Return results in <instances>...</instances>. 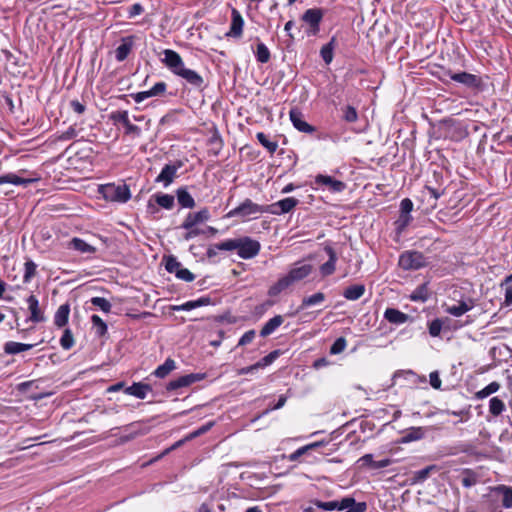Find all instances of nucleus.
<instances>
[{
	"label": "nucleus",
	"instance_id": "37998d69",
	"mask_svg": "<svg viewBox=\"0 0 512 512\" xmlns=\"http://www.w3.org/2000/svg\"><path fill=\"white\" fill-rule=\"evenodd\" d=\"M91 322L93 324V327L95 328L97 336L102 337L107 333V324L102 320L101 317L94 314L91 316Z\"/></svg>",
	"mask_w": 512,
	"mask_h": 512
},
{
	"label": "nucleus",
	"instance_id": "0eeeda50",
	"mask_svg": "<svg viewBox=\"0 0 512 512\" xmlns=\"http://www.w3.org/2000/svg\"><path fill=\"white\" fill-rule=\"evenodd\" d=\"M183 166L182 161L177 160L173 163L166 164L160 174L156 177V183H162L164 187H168L177 175L178 170Z\"/></svg>",
	"mask_w": 512,
	"mask_h": 512
},
{
	"label": "nucleus",
	"instance_id": "052dcab7",
	"mask_svg": "<svg viewBox=\"0 0 512 512\" xmlns=\"http://www.w3.org/2000/svg\"><path fill=\"white\" fill-rule=\"evenodd\" d=\"M501 286L505 289V304L510 306L512 304V281L505 278Z\"/></svg>",
	"mask_w": 512,
	"mask_h": 512
},
{
	"label": "nucleus",
	"instance_id": "6e6d98bb",
	"mask_svg": "<svg viewBox=\"0 0 512 512\" xmlns=\"http://www.w3.org/2000/svg\"><path fill=\"white\" fill-rule=\"evenodd\" d=\"M443 327V321L440 318H436L429 323L428 329L429 334L432 337H438Z\"/></svg>",
	"mask_w": 512,
	"mask_h": 512
},
{
	"label": "nucleus",
	"instance_id": "f257e3e1",
	"mask_svg": "<svg viewBox=\"0 0 512 512\" xmlns=\"http://www.w3.org/2000/svg\"><path fill=\"white\" fill-rule=\"evenodd\" d=\"M162 63L176 76L184 79L187 84L195 89L202 90L205 87L204 78L195 70L186 68L180 54L171 49L163 51Z\"/></svg>",
	"mask_w": 512,
	"mask_h": 512
},
{
	"label": "nucleus",
	"instance_id": "20e7f679",
	"mask_svg": "<svg viewBox=\"0 0 512 512\" xmlns=\"http://www.w3.org/2000/svg\"><path fill=\"white\" fill-rule=\"evenodd\" d=\"M102 197L111 202L126 203L131 198L129 186L127 184L108 183L100 185L98 188Z\"/></svg>",
	"mask_w": 512,
	"mask_h": 512
},
{
	"label": "nucleus",
	"instance_id": "5701e85b",
	"mask_svg": "<svg viewBox=\"0 0 512 512\" xmlns=\"http://www.w3.org/2000/svg\"><path fill=\"white\" fill-rule=\"evenodd\" d=\"M384 318L392 324L400 325L406 323L409 320L410 316L408 314L401 312L398 309L387 308L384 312Z\"/></svg>",
	"mask_w": 512,
	"mask_h": 512
},
{
	"label": "nucleus",
	"instance_id": "7ed1b4c3",
	"mask_svg": "<svg viewBox=\"0 0 512 512\" xmlns=\"http://www.w3.org/2000/svg\"><path fill=\"white\" fill-rule=\"evenodd\" d=\"M223 247L226 251L237 250V254L242 259H252L258 255L261 245L257 240L250 237L227 239Z\"/></svg>",
	"mask_w": 512,
	"mask_h": 512
},
{
	"label": "nucleus",
	"instance_id": "f03ea898",
	"mask_svg": "<svg viewBox=\"0 0 512 512\" xmlns=\"http://www.w3.org/2000/svg\"><path fill=\"white\" fill-rule=\"evenodd\" d=\"M313 269L314 267L312 264L305 263L303 261L294 263L288 273L279 278L278 281L269 288V296H277L293 284L304 280L312 273Z\"/></svg>",
	"mask_w": 512,
	"mask_h": 512
},
{
	"label": "nucleus",
	"instance_id": "dca6fc26",
	"mask_svg": "<svg viewBox=\"0 0 512 512\" xmlns=\"http://www.w3.org/2000/svg\"><path fill=\"white\" fill-rule=\"evenodd\" d=\"M26 302L28 304V309L30 311V317L27 319V321H32L34 323L44 322L46 318L43 311L40 309L39 300L37 299V297L31 294L26 299Z\"/></svg>",
	"mask_w": 512,
	"mask_h": 512
},
{
	"label": "nucleus",
	"instance_id": "9d476101",
	"mask_svg": "<svg viewBox=\"0 0 512 512\" xmlns=\"http://www.w3.org/2000/svg\"><path fill=\"white\" fill-rule=\"evenodd\" d=\"M447 75L451 80L461 83L468 88L478 89L482 85L481 78L475 74H471L468 72L453 73L451 71H448Z\"/></svg>",
	"mask_w": 512,
	"mask_h": 512
},
{
	"label": "nucleus",
	"instance_id": "13d9d810",
	"mask_svg": "<svg viewBox=\"0 0 512 512\" xmlns=\"http://www.w3.org/2000/svg\"><path fill=\"white\" fill-rule=\"evenodd\" d=\"M214 425V422L213 421H210L204 425H202L201 427H199L197 430L191 432L190 434H188L186 436V439H194L202 434H205L206 432H208Z\"/></svg>",
	"mask_w": 512,
	"mask_h": 512
},
{
	"label": "nucleus",
	"instance_id": "603ef678",
	"mask_svg": "<svg viewBox=\"0 0 512 512\" xmlns=\"http://www.w3.org/2000/svg\"><path fill=\"white\" fill-rule=\"evenodd\" d=\"M343 119L348 123H354L358 119V113L355 109V107L351 105L345 106L343 109Z\"/></svg>",
	"mask_w": 512,
	"mask_h": 512
},
{
	"label": "nucleus",
	"instance_id": "e2e57ef3",
	"mask_svg": "<svg viewBox=\"0 0 512 512\" xmlns=\"http://www.w3.org/2000/svg\"><path fill=\"white\" fill-rule=\"evenodd\" d=\"M123 126L125 128L126 135H133L135 137H139L141 135L140 127L132 124L130 120H128Z\"/></svg>",
	"mask_w": 512,
	"mask_h": 512
},
{
	"label": "nucleus",
	"instance_id": "a19ab883",
	"mask_svg": "<svg viewBox=\"0 0 512 512\" xmlns=\"http://www.w3.org/2000/svg\"><path fill=\"white\" fill-rule=\"evenodd\" d=\"M255 57H256L257 61L262 64L267 63L270 60V57H271L270 51L264 43L259 42L257 44Z\"/></svg>",
	"mask_w": 512,
	"mask_h": 512
},
{
	"label": "nucleus",
	"instance_id": "6e6552de",
	"mask_svg": "<svg viewBox=\"0 0 512 512\" xmlns=\"http://www.w3.org/2000/svg\"><path fill=\"white\" fill-rule=\"evenodd\" d=\"M205 378L204 373H190L171 380L166 385L167 391L178 390L183 387H188L191 384L201 381Z\"/></svg>",
	"mask_w": 512,
	"mask_h": 512
},
{
	"label": "nucleus",
	"instance_id": "f3484780",
	"mask_svg": "<svg viewBox=\"0 0 512 512\" xmlns=\"http://www.w3.org/2000/svg\"><path fill=\"white\" fill-rule=\"evenodd\" d=\"M315 183L317 185L327 186L332 192H342L346 188L344 182L323 174H318L315 177Z\"/></svg>",
	"mask_w": 512,
	"mask_h": 512
},
{
	"label": "nucleus",
	"instance_id": "6ab92c4d",
	"mask_svg": "<svg viewBox=\"0 0 512 512\" xmlns=\"http://www.w3.org/2000/svg\"><path fill=\"white\" fill-rule=\"evenodd\" d=\"M475 307V300L472 298L462 299L457 305L448 306L446 312L454 317H460Z\"/></svg>",
	"mask_w": 512,
	"mask_h": 512
},
{
	"label": "nucleus",
	"instance_id": "2f4dec72",
	"mask_svg": "<svg viewBox=\"0 0 512 512\" xmlns=\"http://www.w3.org/2000/svg\"><path fill=\"white\" fill-rule=\"evenodd\" d=\"M365 293V286L363 284H356L351 285L347 287L344 292L343 296L350 301H355L361 298Z\"/></svg>",
	"mask_w": 512,
	"mask_h": 512
},
{
	"label": "nucleus",
	"instance_id": "4468645a",
	"mask_svg": "<svg viewBox=\"0 0 512 512\" xmlns=\"http://www.w3.org/2000/svg\"><path fill=\"white\" fill-rule=\"evenodd\" d=\"M244 20L241 13L236 9L231 10V25L227 37L240 38L243 34Z\"/></svg>",
	"mask_w": 512,
	"mask_h": 512
},
{
	"label": "nucleus",
	"instance_id": "393cba45",
	"mask_svg": "<svg viewBox=\"0 0 512 512\" xmlns=\"http://www.w3.org/2000/svg\"><path fill=\"white\" fill-rule=\"evenodd\" d=\"M35 344H25L20 342L8 341L4 344L3 350L8 355H15L32 349Z\"/></svg>",
	"mask_w": 512,
	"mask_h": 512
},
{
	"label": "nucleus",
	"instance_id": "412c9836",
	"mask_svg": "<svg viewBox=\"0 0 512 512\" xmlns=\"http://www.w3.org/2000/svg\"><path fill=\"white\" fill-rule=\"evenodd\" d=\"M152 391V387L149 384L142 382H134L131 386L126 387L124 392L128 395H132L138 399H145L147 393Z\"/></svg>",
	"mask_w": 512,
	"mask_h": 512
},
{
	"label": "nucleus",
	"instance_id": "bf43d9fd",
	"mask_svg": "<svg viewBox=\"0 0 512 512\" xmlns=\"http://www.w3.org/2000/svg\"><path fill=\"white\" fill-rule=\"evenodd\" d=\"M130 96L132 97V99L136 103H141V102H143L144 100H146L148 98L156 97L154 95V93H152V89L151 88L149 90H146V91H140V92H137V93H132Z\"/></svg>",
	"mask_w": 512,
	"mask_h": 512
},
{
	"label": "nucleus",
	"instance_id": "b1692460",
	"mask_svg": "<svg viewBox=\"0 0 512 512\" xmlns=\"http://www.w3.org/2000/svg\"><path fill=\"white\" fill-rule=\"evenodd\" d=\"M133 47V38L125 37L122 39L121 44L115 50V58L118 62L124 61Z\"/></svg>",
	"mask_w": 512,
	"mask_h": 512
},
{
	"label": "nucleus",
	"instance_id": "49530a36",
	"mask_svg": "<svg viewBox=\"0 0 512 512\" xmlns=\"http://www.w3.org/2000/svg\"><path fill=\"white\" fill-rule=\"evenodd\" d=\"M37 265L32 260H27L24 264L23 282L29 283L36 274Z\"/></svg>",
	"mask_w": 512,
	"mask_h": 512
},
{
	"label": "nucleus",
	"instance_id": "9b49d317",
	"mask_svg": "<svg viewBox=\"0 0 512 512\" xmlns=\"http://www.w3.org/2000/svg\"><path fill=\"white\" fill-rule=\"evenodd\" d=\"M299 203V200L294 197H287L284 199H281L275 203H272L270 205H266L267 213L274 214V215H281L285 213H289L292 209H294Z\"/></svg>",
	"mask_w": 512,
	"mask_h": 512
},
{
	"label": "nucleus",
	"instance_id": "8fccbe9b",
	"mask_svg": "<svg viewBox=\"0 0 512 512\" xmlns=\"http://www.w3.org/2000/svg\"><path fill=\"white\" fill-rule=\"evenodd\" d=\"M280 355L279 350H274L270 352L268 355L264 356L262 359H260L258 362H256L258 368H264L269 365H271Z\"/></svg>",
	"mask_w": 512,
	"mask_h": 512
},
{
	"label": "nucleus",
	"instance_id": "ea45409f",
	"mask_svg": "<svg viewBox=\"0 0 512 512\" xmlns=\"http://www.w3.org/2000/svg\"><path fill=\"white\" fill-rule=\"evenodd\" d=\"M505 410V403L498 397H492L489 401V412L494 417L499 416Z\"/></svg>",
	"mask_w": 512,
	"mask_h": 512
},
{
	"label": "nucleus",
	"instance_id": "cd10ccee",
	"mask_svg": "<svg viewBox=\"0 0 512 512\" xmlns=\"http://www.w3.org/2000/svg\"><path fill=\"white\" fill-rule=\"evenodd\" d=\"M176 196L179 205L182 208H194L195 207V201L194 198L191 196V194L187 191L186 188L181 187L176 190Z\"/></svg>",
	"mask_w": 512,
	"mask_h": 512
},
{
	"label": "nucleus",
	"instance_id": "58836bf2",
	"mask_svg": "<svg viewBox=\"0 0 512 512\" xmlns=\"http://www.w3.org/2000/svg\"><path fill=\"white\" fill-rule=\"evenodd\" d=\"M256 138L259 141V143L268 150L270 154L276 152L278 148V143L276 141H270L263 132H258L256 134Z\"/></svg>",
	"mask_w": 512,
	"mask_h": 512
},
{
	"label": "nucleus",
	"instance_id": "774afa93",
	"mask_svg": "<svg viewBox=\"0 0 512 512\" xmlns=\"http://www.w3.org/2000/svg\"><path fill=\"white\" fill-rule=\"evenodd\" d=\"M77 136V130L74 126H70L66 131L62 132L58 136V140L60 141H67L75 138Z\"/></svg>",
	"mask_w": 512,
	"mask_h": 512
},
{
	"label": "nucleus",
	"instance_id": "e433bc0d",
	"mask_svg": "<svg viewBox=\"0 0 512 512\" xmlns=\"http://www.w3.org/2000/svg\"><path fill=\"white\" fill-rule=\"evenodd\" d=\"M500 389V384L496 381H493L489 383L487 386H485L483 389L477 391L475 393V398L478 400H482L484 398H487L488 396L496 393Z\"/></svg>",
	"mask_w": 512,
	"mask_h": 512
},
{
	"label": "nucleus",
	"instance_id": "c9c22d12",
	"mask_svg": "<svg viewBox=\"0 0 512 512\" xmlns=\"http://www.w3.org/2000/svg\"><path fill=\"white\" fill-rule=\"evenodd\" d=\"M323 444H324L323 441H318V442L310 443L308 445L300 447L297 450H295L293 453H291L288 456V459H289V461H292V462L297 461L302 455H304L309 450H314V449L322 446Z\"/></svg>",
	"mask_w": 512,
	"mask_h": 512
},
{
	"label": "nucleus",
	"instance_id": "ddd939ff",
	"mask_svg": "<svg viewBox=\"0 0 512 512\" xmlns=\"http://www.w3.org/2000/svg\"><path fill=\"white\" fill-rule=\"evenodd\" d=\"M210 217L211 215L207 208H203L198 212H190L181 224V228H193L198 224L208 221Z\"/></svg>",
	"mask_w": 512,
	"mask_h": 512
},
{
	"label": "nucleus",
	"instance_id": "39448f33",
	"mask_svg": "<svg viewBox=\"0 0 512 512\" xmlns=\"http://www.w3.org/2000/svg\"><path fill=\"white\" fill-rule=\"evenodd\" d=\"M267 210L268 209L266 205H259L257 203H254L251 199H245L239 206L230 210L227 213L226 217H240L242 219H245L251 215L267 213Z\"/></svg>",
	"mask_w": 512,
	"mask_h": 512
},
{
	"label": "nucleus",
	"instance_id": "4c0bfd02",
	"mask_svg": "<svg viewBox=\"0 0 512 512\" xmlns=\"http://www.w3.org/2000/svg\"><path fill=\"white\" fill-rule=\"evenodd\" d=\"M154 198L156 203L164 209L170 210L174 207V196L170 194L157 193Z\"/></svg>",
	"mask_w": 512,
	"mask_h": 512
},
{
	"label": "nucleus",
	"instance_id": "79ce46f5",
	"mask_svg": "<svg viewBox=\"0 0 512 512\" xmlns=\"http://www.w3.org/2000/svg\"><path fill=\"white\" fill-rule=\"evenodd\" d=\"M438 468L436 465H429L421 470L415 471L413 474V481L415 483L424 482L432 471H436Z\"/></svg>",
	"mask_w": 512,
	"mask_h": 512
},
{
	"label": "nucleus",
	"instance_id": "338daca9",
	"mask_svg": "<svg viewBox=\"0 0 512 512\" xmlns=\"http://www.w3.org/2000/svg\"><path fill=\"white\" fill-rule=\"evenodd\" d=\"M177 122V111L173 110L162 116L159 121L160 125H167Z\"/></svg>",
	"mask_w": 512,
	"mask_h": 512
},
{
	"label": "nucleus",
	"instance_id": "423d86ee",
	"mask_svg": "<svg viewBox=\"0 0 512 512\" xmlns=\"http://www.w3.org/2000/svg\"><path fill=\"white\" fill-rule=\"evenodd\" d=\"M398 264L404 270H418L427 265V260L421 252L405 251L400 255Z\"/></svg>",
	"mask_w": 512,
	"mask_h": 512
},
{
	"label": "nucleus",
	"instance_id": "680f3d73",
	"mask_svg": "<svg viewBox=\"0 0 512 512\" xmlns=\"http://www.w3.org/2000/svg\"><path fill=\"white\" fill-rule=\"evenodd\" d=\"M338 504V511H345L350 512V508H352L354 504V498L352 497H345L340 501H337Z\"/></svg>",
	"mask_w": 512,
	"mask_h": 512
},
{
	"label": "nucleus",
	"instance_id": "c03bdc74",
	"mask_svg": "<svg viewBox=\"0 0 512 512\" xmlns=\"http://www.w3.org/2000/svg\"><path fill=\"white\" fill-rule=\"evenodd\" d=\"M464 477L462 478V485L466 488H470L477 484L478 476L472 469L463 470Z\"/></svg>",
	"mask_w": 512,
	"mask_h": 512
},
{
	"label": "nucleus",
	"instance_id": "c756f323",
	"mask_svg": "<svg viewBox=\"0 0 512 512\" xmlns=\"http://www.w3.org/2000/svg\"><path fill=\"white\" fill-rule=\"evenodd\" d=\"M174 369H176V363L173 359L167 358L165 362L161 365H159L152 375H154L157 378H165L168 376Z\"/></svg>",
	"mask_w": 512,
	"mask_h": 512
},
{
	"label": "nucleus",
	"instance_id": "c85d7f7f",
	"mask_svg": "<svg viewBox=\"0 0 512 512\" xmlns=\"http://www.w3.org/2000/svg\"><path fill=\"white\" fill-rule=\"evenodd\" d=\"M283 321L284 319L281 315H276L273 318L269 319L260 330V336H269L283 323Z\"/></svg>",
	"mask_w": 512,
	"mask_h": 512
},
{
	"label": "nucleus",
	"instance_id": "4be33fe9",
	"mask_svg": "<svg viewBox=\"0 0 512 512\" xmlns=\"http://www.w3.org/2000/svg\"><path fill=\"white\" fill-rule=\"evenodd\" d=\"M491 492L496 496H502V506L504 508H512V487L498 485L491 488Z\"/></svg>",
	"mask_w": 512,
	"mask_h": 512
},
{
	"label": "nucleus",
	"instance_id": "5fc2aeb1",
	"mask_svg": "<svg viewBox=\"0 0 512 512\" xmlns=\"http://www.w3.org/2000/svg\"><path fill=\"white\" fill-rule=\"evenodd\" d=\"M347 341L344 337L337 338L330 347V354L337 355L343 352L346 348Z\"/></svg>",
	"mask_w": 512,
	"mask_h": 512
},
{
	"label": "nucleus",
	"instance_id": "f8f14e48",
	"mask_svg": "<svg viewBox=\"0 0 512 512\" xmlns=\"http://www.w3.org/2000/svg\"><path fill=\"white\" fill-rule=\"evenodd\" d=\"M290 120L293 126L300 132L311 134L316 128L303 119V114L298 108H292L289 112Z\"/></svg>",
	"mask_w": 512,
	"mask_h": 512
},
{
	"label": "nucleus",
	"instance_id": "f704fd0d",
	"mask_svg": "<svg viewBox=\"0 0 512 512\" xmlns=\"http://www.w3.org/2000/svg\"><path fill=\"white\" fill-rule=\"evenodd\" d=\"M412 220L413 218L411 215L400 213L398 219L394 221V229L398 237L403 234Z\"/></svg>",
	"mask_w": 512,
	"mask_h": 512
},
{
	"label": "nucleus",
	"instance_id": "3c124183",
	"mask_svg": "<svg viewBox=\"0 0 512 512\" xmlns=\"http://www.w3.org/2000/svg\"><path fill=\"white\" fill-rule=\"evenodd\" d=\"M182 268V264L176 259L174 256H169L166 258L165 261V269L169 273H174L175 276L177 275V271Z\"/></svg>",
	"mask_w": 512,
	"mask_h": 512
},
{
	"label": "nucleus",
	"instance_id": "7c9ffc66",
	"mask_svg": "<svg viewBox=\"0 0 512 512\" xmlns=\"http://www.w3.org/2000/svg\"><path fill=\"white\" fill-rule=\"evenodd\" d=\"M69 313H70L69 304H63V305L59 306V308L57 309V311L54 315V324L57 327L65 326L68 323Z\"/></svg>",
	"mask_w": 512,
	"mask_h": 512
},
{
	"label": "nucleus",
	"instance_id": "0e129e2a",
	"mask_svg": "<svg viewBox=\"0 0 512 512\" xmlns=\"http://www.w3.org/2000/svg\"><path fill=\"white\" fill-rule=\"evenodd\" d=\"M176 277L185 282H192L195 279V275L191 271H189L187 268H184V267H182L180 270L177 271Z\"/></svg>",
	"mask_w": 512,
	"mask_h": 512
},
{
	"label": "nucleus",
	"instance_id": "69168bd1",
	"mask_svg": "<svg viewBox=\"0 0 512 512\" xmlns=\"http://www.w3.org/2000/svg\"><path fill=\"white\" fill-rule=\"evenodd\" d=\"M320 56L325 62V64H330L333 60L334 51L329 47H326L325 45L322 46L320 50Z\"/></svg>",
	"mask_w": 512,
	"mask_h": 512
},
{
	"label": "nucleus",
	"instance_id": "bb28decb",
	"mask_svg": "<svg viewBox=\"0 0 512 512\" xmlns=\"http://www.w3.org/2000/svg\"><path fill=\"white\" fill-rule=\"evenodd\" d=\"M425 436V430L423 427H410L402 436L400 443H410L422 439Z\"/></svg>",
	"mask_w": 512,
	"mask_h": 512
},
{
	"label": "nucleus",
	"instance_id": "a878e982",
	"mask_svg": "<svg viewBox=\"0 0 512 512\" xmlns=\"http://www.w3.org/2000/svg\"><path fill=\"white\" fill-rule=\"evenodd\" d=\"M68 248L87 254H93L96 252V248L94 246L88 244L83 239L78 237H74L70 240Z\"/></svg>",
	"mask_w": 512,
	"mask_h": 512
},
{
	"label": "nucleus",
	"instance_id": "a211bd4d",
	"mask_svg": "<svg viewBox=\"0 0 512 512\" xmlns=\"http://www.w3.org/2000/svg\"><path fill=\"white\" fill-rule=\"evenodd\" d=\"M324 251L328 255L329 259L320 266V272L322 276L326 277L332 275L336 269L337 254L334 248L330 245H326L324 247Z\"/></svg>",
	"mask_w": 512,
	"mask_h": 512
},
{
	"label": "nucleus",
	"instance_id": "2eb2a0df",
	"mask_svg": "<svg viewBox=\"0 0 512 512\" xmlns=\"http://www.w3.org/2000/svg\"><path fill=\"white\" fill-rule=\"evenodd\" d=\"M40 180L39 176L24 178L20 177L15 173H7L0 176V185L13 184L27 187L32 183H36Z\"/></svg>",
	"mask_w": 512,
	"mask_h": 512
},
{
	"label": "nucleus",
	"instance_id": "de8ad7c7",
	"mask_svg": "<svg viewBox=\"0 0 512 512\" xmlns=\"http://www.w3.org/2000/svg\"><path fill=\"white\" fill-rule=\"evenodd\" d=\"M60 345L64 350H69L74 345V337L70 329H65L60 338Z\"/></svg>",
	"mask_w": 512,
	"mask_h": 512
},
{
	"label": "nucleus",
	"instance_id": "1a4fd4ad",
	"mask_svg": "<svg viewBox=\"0 0 512 512\" xmlns=\"http://www.w3.org/2000/svg\"><path fill=\"white\" fill-rule=\"evenodd\" d=\"M323 16L324 13L320 8H310L303 13L302 20L310 26V34L316 35L319 32Z\"/></svg>",
	"mask_w": 512,
	"mask_h": 512
},
{
	"label": "nucleus",
	"instance_id": "4d7b16f0",
	"mask_svg": "<svg viewBox=\"0 0 512 512\" xmlns=\"http://www.w3.org/2000/svg\"><path fill=\"white\" fill-rule=\"evenodd\" d=\"M224 241L216 244H212L207 248L206 256L209 260L215 262V257L218 255L219 251H226L223 247Z\"/></svg>",
	"mask_w": 512,
	"mask_h": 512
},
{
	"label": "nucleus",
	"instance_id": "09e8293b",
	"mask_svg": "<svg viewBox=\"0 0 512 512\" xmlns=\"http://www.w3.org/2000/svg\"><path fill=\"white\" fill-rule=\"evenodd\" d=\"M90 302L105 313H109L111 311L112 305L104 297H93L91 298Z\"/></svg>",
	"mask_w": 512,
	"mask_h": 512
},
{
	"label": "nucleus",
	"instance_id": "864d4df0",
	"mask_svg": "<svg viewBox=\"0 0 512 512\" xmlns=\"http://www.w3.org/2000/svg\"><path fill=\"white\" fill-rule=\"evenodd\" d=\"M312 503L319 509L323 510V511H334V510H337L338 511V504H337V500H333V501H327V502H324V501H321V500H314L312 501Z\"/></svg>",
	"mask_w": 512,
	"mask_h": 512
},
{
	"label": "nucleus",
	"instance_id": "72a5a7b5",
	"mask_svg": "<svg viewBox=\"0 0 512 512\" xmlns=\"http://www.w3.org/2000/svg\"><path fill=\"white\" fill-rule=\"evenodd\" d=\"M430 296L428 283L419 285L410 295V300L414 302H425Z\"/></svg>",
	"mask_w": 512,
	"mask_h": 512
},
{
	"label": "nucleus",
	"instance_id": "aec40b11",
	"mask_svg": "<svg viewBox=\"0 0 512 512\" xmlns=\"http://www.w3.org/2000/svg\"><path fill=\"white\" fill-rule=\"evenodd\" d=\"M210 304H212V299L209 296H203L196 300L187 301L181 305H173L171 309L173 311H190Z\"/></svg>",
	"mask_w": 512,
	"mask_h": 512
},
{
	"label": "nucleus",
	"instance_id": "a18cd8bd",
	"mask_svg": "<svg viewBox=\"0 0 512 512\" xmlns=\"http://www.w3.org/2000/svg\"><path fill=\"white\" fill-rule=\"evenodd\" d=\"M109 119L114 125H124L129 120V114L127 110H116L110 113Z\"/></svg>",
	"mask_w": 512,
	"mask_h": 512
},
{
	"label": "nucleus",
	"instance_id": "473e14b6",
	"mask_svg": "<svg viewBox=\"0 0 512 512\" xmlns=\"http://www.w3.org/2000/svg\"><path fill=\"white\" fill-rule=\"evenodd\" d=\"M325 298H326V296L322 292H317L313 295L304 297L302 299V302H301L299 308H298V311L304 310L305 308L310 307V306L321 304L322 302H324Z\"/></svg>",
	"mask_w": 512,
	"mask_h": 512
}]
</instances>
